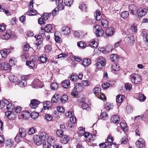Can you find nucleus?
I'll return each instance as SVG.
<instances>
[{
    "label": "nucleus",
    "mask_w": 148,
    "mask_h": 148,
    "mask_svg": "<svg viewBox=\"0 0 148 148\" xmlns=\"http://www.w3.org/2000/svg\"><path fill=\"white\" fill-rule=\"evenodd\" d=\"M39 116V114L35 112H32L30 114L31 117L34 119L38 118Z\"/></svg>",
    "instance_id": "nucleus-43"
},
{
    "label": "nucleus",
    "mask_w": 148,
    "mask_h": 148,
    "mask_svg": "<svg viewBox=\"0 0 148 148\" xmlns=\"http://www.w3.org/2000/svg\"><path fill=\"white\" fill-rule=\"evenodd\" d=\"M93 92L95 95H98L101 92V89L98 87H96L93 90Z\"/></svg>",
    "instance_id": "nucleus-49"
},
{
    "label": "nucleus",
    "mask_w": 148,
    "mask_h": 148,
    "mask_svg": "<svg viewBox=\"0 0 148 148\" xmlns=\"http://www.w3.org/2000/svg\"><path fill=\"white\" fill-rule=\"evenodd\" d=\"M36 132L35 129L33 127L29 128L28 134L29 135H32L35 133Z\"/></svg>",
    "instance_id": "nucleus-55"
},
{
    "label": "nucleus",
    "mask_w": 148,
    "mask_h": 148,
    "mask_svg": "<svg viewBox=\"0 0 148 148\" xmlns=\"http://www.w3.org/2000/svg\"><path fill=\"white\" fill-rule=\"evenodd\" d=\"M101 117L103 120H105L108 118V116L107 113L105 112H103L101 113Z\"/></svg>",
    "instance_id": "nucleus-58"
},
{
    "label": "nucleus",
    "mask_w": 148,
    "mask_h": 148,
    "mask_svg": "<svg viewBox=\"0 0 148 148\" xmlns=\"http://www.w3.org/2000/svg\"><path fill=\"white\" fill-rule=\"evenodd\" d=\"M22 116L24 119L28 118L30 116V113L27 111H23L21 114Z\"/></svg>",
    "instance_id": "nucleus-26"
},
{
    "label": "nucleus",
    "mask_w": 148,
    "mask_h": 148,
    "mask_svg": "<svg viewBox=\"0 0 148 148\" xmlns=\"http://www.w3.org/2000/svg\"><path fill=\"white\" fill-rule=\"evenodd\" d=\"M55 141V140L51 137H49L47 139V142H45L43 143V146L44 148H51L52 147L53 142Z\"/></svg>",
    "instance_id": "nucleus-5"
},
{
    "label": "nucleus",
    "mask_w": 148,
    "mask_h": 148,
    "mask_svg": "<svg viewBox=\"0 0 148 148\" xmlns=\"http://www.w3.org/2000/svg\"><path fill=\"white\" fill-rule=\"evenodd\" d=\"M145 142L142 138L139 139L136 143V147L139 148H142L145 146Z\"/></svg>",
    "instance_id": "nucleus-9"
},
{
    "label": "nucleus",
    "mask_w": 148,
    "mask_h": 148,
    "mask_svg": "<svg viewBox=\"0 0 148 148\" xmlns=\"http://www.w3.org/2000/svg\"><path fill=\"white\" fill-rule=\"evenodd\" d=\"M113 108V105L109 103H107L105 105V108L107 110H109Z\"/></svg>",
    "instance_id": "nucleus-51"
},
{
    "label": "nucleus",
    "mask_w": 148,
    "mask_h": 148,
    "mask_svg": "<svg viewBox=\"0 0 148 148\" xmlns=\"http://www.w3.org/2000/svg\"><path fill=\"white\" fill-rule=\"evenodd\" d=\"M53 142V144H52V147H51V148H62V147L61 145H60L59 144L57 143H56V142L55 141L53 142Z\"/></svg>",
    "instance_id": "nucleus-52"
},
{
    "label": "nucleus",
    "mask_w": 148,
    "mask_h": 148,
    "mask_svg": "<svg viewBox=\"0 0 148 148\" xmlns=\"http://www.w3.org/2000/svg\"><path fill=\"white\" fill-rule=\"evenodd\" d=\"M56 134L57 136L61 137L63 136V131L61 130H58L56 132Z\"/></svg>",
    "instance_id": "nucleus-53"
},
{
    "label": "nucleus",
    "mask_w": 148,
    "mask_h": 148,
    "mask_svg": "<svg viewBox=\"0 0 148 148\" xmlns=\"http://www.w3.org/2000/svg\"><path fill=\"white\" fill-rule=\"evenodd\" d=\"M39 136L42 141H44L47 139V134L44 132H41Z\"/></svg>",
    "instance_id": "nucleus-21"
},
{
    "label": "nucleus",
    "mask_w": 148,
    "mask_h": 148,
    "mask_svg": "<svg viewBox=\"0 0 148 148\" xmlns=\"http://www.w3.org/2000/svg\"><path fill=\"white\" fill-rule=\"evenodd\" d=\"M79 8L81 10L85 12L87 11V6L84 3H82L79 6Z\"/></svg>",
    "instance_id": "nucleus-32"
},
{
    "label": "nucleus",
    "mask_w": 148,
    "mask_h": 148,
    "mask_svg": "<svg viewBox=\"0 0 148 148\" xmlns=\"http://www.w3.org/2000/svg\"><path fill=\"white\" fill-rule=\"evenodd\" d=\"M110 58L112 61L113 62L117 61L119 57L116 54H113L110 55Z\"/></svg>",
    "instance_id": "nucleus-37"
},
{
    "label": "nucleus",
    "mask_w": 148,
    "mask_h": 148,
    "mask_svg": "<svg viewBox=\"0 0 148 148\" xmlns=\"http://www.w3.org/2000/svg\"><path fill=\"white\" fill-rule=\"evenodd\" d=\"M45 30L46 32L49 33L51 32L52 30V27L50 24H48L46 25L45 27Z\"/></svg>",
    "instance_id": "nucleus-41"
},
{
    "label": "nucleus",
    "mask_w": 148,
    "mask_h": 148,
    "mask_svg": "<svg viewBox=\"0 0 148 148\" xmlns=\"http://www.w3.org/2000/svg\"><path fill=\"white\" fill-rule=\"evenodd\" d=\"M13 143L11 140L8 139L5 141V145L8 147H11L12 146Z\"/></svg>",
    "instance_id": "nucleus-42"
},
{
    "label": "nucleus",
    "mask_w": 148,
    "mask_h": 148,
    "mask_svg": "<svg viewBox=\"0 0 148 148\" xmlns=\"http://www.w3.org/2000/svg\"><path fill=\"white\" fill-rule=\"evenodd\" d=\"M146 9L143 8H140L137 11V14L138 18H140L145 16L147 13Z\"/></svg>",
    "instance_id": "nucleus-8"
},
{
    "label": "nucleus",
    "mask_w": 148,
    "mask_h": 148,
    "mask_svg": "<svg viewBox=\"0 0 148 148\" xmlns=\"http://www.w3.org/2000/svg\"><path fill=\"white\" fill-rule=\"evenodd\" d=\"M26 134V130L24 128H20L19 130V132L17 134L15 139L18 141L21 138L24 137Z\"/></svg>",
    "instance_id": "nucleus-2"
},
{
    "label": "nucleus",
    "mask_w": 148,
    "mask_h": 148,
    "mask_svg": "<svg viewBox=\"0 0 148 148\" xmlns=\"http://www.w3.org/2000/svg\"><path fill=\"white\" fill-rule=\"evenodd\" d=\"M71 59L73 61L75 60L78 62L82 60V59L80 57L75 56H72L71 58Z\"/></svg>",
    "instance_id": "nucleus-57"
},
{
    "label": "nucleus",
    "mask_w": 148,
    "mask_h": 148,
    "mask_svg": "<svg viewBox=\"0 0 148 148\" xmlns=\"http://www.w3.org/2000/svg\"><path fill=\"white\" fill-rule=\"evenodd\" d=\"M106 60L105 58L102 56L99 57L98 59L97 62L95 65L98 69L103 68L106 64Z\"/></svg>",
    "instance_id": "nucleus-1"
},
{
    "label": "nucleus",
    "mask_w": 148,
    "mask_h": 148,
    "mask_svg": "<svg viewBox=\"0 0 148 148\" xmlns=\"http://www.w3.org/2000/svg\"><path fill=\"white\" fill-rule=\"evenodd\" d=\"M69 138L66 135H64L61 137L60 142L62 143L65 144L67 143Z\"/></svg>",
    "instance_id": "nucleus-20"
},
{
    "label": "nucleus",
    "mask_w": 148,
    "mask_h": 148,
    "mask_svg": "<svg viewBox=\"0 0 148 148\" xmlns=\"http://www.w3.org/2000/svg\"><path fill=\"white\" fill-rule=\"evenodd\" d=\"M51 89L53 90H56L58 88V85L56 83L53 82L51 85Z\"/></svg>",
    "instance_id": "nucleus-56"
},
{
    "label": "nucleus",
    "mask_w": 148,
    "mask_h": 148,
    "mask_svg": "<svg viewBox=\"0 0 148 148\" xmlns=\"http://www.w3.org/2000/svg\"><path fill=\"white\" fill-rule=\"evenodd\" d=\"M120 125L124 131L126 132L127 130L128 127L125 123L121 122L120 123Z\"/></svg>",
    "instance_id": "nucleus-39"
},
{
    "label": "nucleus",
    "mask_w": 148,
    "mask_h": 148,
    "mask_svg": "<svg viewBox=\"0 0 148 148\" xmlns=\"http://www.w3.org/2000/svg\"><path fill=\"white\" fill-rule=\"evenodd\" d=\"M82 64L84 66L87 67L91 64V61L90 59H85L82 61Z\"/></svg>",
    "instance_id": "nucleus-18"
},
{
    "label": "nucleus",
    "mask_w": 148,
    "mask_h": 148,
    "mask_svg": "<svg viewBox=\"0 0 148 148\" xmlns=\"http://www.w3.org/2000/svg\"><path fill=\"white\" fill-rule=\"evenodd\" d=\"M57 108L58 112L64 113L65 111L64 109L62 107L58 106L57 107Z\"/></svg>",
    "instance_id": "nucleus-63"
},
{
    "label": "nucleus",
    "mask_w": 148,
    "mask_h": 148,
    "mask_svg": "<svg viewBox=\"0 0 148 148\" xmlns=\"http://www.w3.org/2000/svg\"><path fill=\"white\" fill-rule=\"evenodd\" d=\"M10 52V49H5L0 51V53L2 57L5 58Z\"/></svg>",
    "instance_id": "nucleus-10"
},
{
    "label": "nucleus",
    "mask_w": 148,
    "mask_h": 148,
    "mask_svg": "<svg viewBox=\"0 0 148 148\" xmlns=\"http://www.w3.org/2000/svg\"><path fill=\"white\" fill-rule=\"evenodd\" d=\"M111 120L113 123H119L120 119L117 115L113 116L112 117Z\"/></svg>",
    "instance_id": "nucleus-23"
},
{
    "label": "nucleus",
    "mask_w": 148,
    "mask_h": 148,
    "mask_svg": "<svg viewBox=\"0 0 148 148\" xmlns=\"http://www.w3.org/2000/svg\"><path fill=\"white\" fill-rule=\"evenodd\" d=\"M47 60V58H46L45 55L41 56L38 59L39 61L42 63L46 62Z\"/></svg>",
    "instance_id": "nucleus-30"
},
{
    "label": "nucleus",
    "mask_w": 148,
    "mask_h": 148,
    "mask_svg": "<svg viewBox=\"0 0 148 148\" xmlns=\"http://www.w3.org/2000/svg\"><path fill=\"white\" fill-rule=\"evenodd\" d=\"M9 79L11 82H16L18 80V78L14 75H11L10 76Z\"/></svg>",
    "instance_id": "nucleus-47"
},
{
    "label": "nucleus",
    "mask_w": 148,
    "mask_h": 148,
    "mask_svg": "<svg viewBox=\"0 0 148 148\" xmlns=\"http://www.w3.org/2000/svg\"><path fill=\"white\" fill-rule=\"evenodd\" d=\"M113 29L112 27H109L106 30V36H112L113 34Z\"/></svg>",
    "instance_id": "nucleus-16"
},
{
    "label": "nucleus",
    "mask_w": 148,
    "mask_h": 148,
    "mask_svg": "<svg viewBox=\"0 0 148 148\" xmlns=\"http://www.w3.org/2000/svg\"><path fill=\"white\" fill-rule=\"evenodd\" d=\"M38 13L37 11L34 9H31L29 11H27L26 14L28 15L32 16L36 15Z\"/></svg>",
    "instance_id": "nucleus-24"
},
{
    "label": "nucleus",
    "mask_w": 148,
    "mask_h": 148,
    "mask_svg": "<svg viewBox=\"0 0 148 148\" xmlns=\"http://www.w3.org/2000/svg\"><path fill=\"white\" fill-rule=\"evenodd\" d=\"M59 33V32H56L55 33V40L57 42L60 43L61 42L62 40L61 38L59 37L57 35V34Z\"/></svg>",
    "instance_id": "nucleus-44"
},
{
    "label": "nucleus",
    "mask_w": 148,
    "mask_h": 148,
    "mask_svg": "<svg viewBox=\"0 0 148 148\" xmlns=\"http://www.w3.org/2000/svg\"><path fill=\"white\" fill-rule=\"evenodd\" d=\"M39 103V101L36 99H33L31 100L30 106L32 108H36L37 107Z\"/></svg>",
    "instance_id": "nucleus-11"
},
{
    "label": "nucleus",
    "mask_w": 148,
    "mask_h": 148,
    "mask_svg": "<svg viewBox=\"0 0 148 148\" xmlns=\"http://www.w3.org/2000/svg\"><path fill=\"white\" fill-rule=\"evenodd\" d=\"M77 46L81 48H85L86 45V44L82 41H80L77 42Z\"/></svg>",
    "instance_id": "nucleus-35"
},
{
    "label": "nucleus",
    "mask_w": 148,
    "mask_h": 148,
    "mask_svg": "<svg viewBox=\"0 0 148 148\" xmlns=\"http://www.w3.org/2000/svg\"><path fill=\"white\" fill-rule=\"evenodd\" d=\"M26 64L27 65L30 67L31 68H32L34 67L35 64L34 60L32 59V60H30L27 61Z\"/></svg>",
    "instance_id": "nucleus-28"
},
{
    "label": "nucleus",
    "mask_w": 148,
    "mask_h": 148,
    "mask_svg": "<svg viewBox=\"0 0 148 148\" xmlns=\"http://www.w3.org/2000/svg\"><path fill=\"white\" fill-rule=\"evenodd\" d=\"M68 96L66 95H64L62 96L60 101L62 103H65L68 100Z\"/></svg>",
    "instance_id": "nucleus-36"
},
{
    "label": "nucleus",
    "mask_w": 148,
    "mask_h": 148,
    "mask_svg": "<svg viewBox=\"0 0 148 148\" xmlns=\"http://www.w3.org/2000/svg\"><path fill=\"white\" fill-rule=\"evenodd\" d=\"M126 111L127 113H130L132 112L133 109L132 107L130 106H127L126 108Z\"/></svg>",
    "instance_id": "nucleus-60"
},
{
    "label": "nucleus",
    "mask_w": 148,
    "mask_h": 148,
    "mask_svg": "<svg viewBox=\"0 0 148 148\" xmlns=\"http://www.w3.org/2000/svg\"><path fill=\"white\" fill-rule=\"evenodd\" d=\"M112 68L113 70L115 71H117L120 70L119 66L116 64H114V65H112Z\"/></svg>",
    "instance_id": "nucleus-64"
},
{
    "label": "nucleus",
    "mask_w": 148,
    "mask_h": 148,
    "mask_svg": "<svg viewBox=\"0 0 148 148\" xmlns=\"http://www.w3.org/2000/svg\"><path fill=\"white\" fill-rule=\"evenodd\" d=\"M128 43H130L131 45L133 44L134 42V40L133 35L130 34L127 35L126 37Z\"/></svg>",
    "instance_id": "nucleus-13"
},
{
    "label": "nucleus",
    "mask_w": 148,
    "mask_h": 148,
    "mask_svg": "<svg viewBox=\"0 0 148 148\" xmlns=\"http://www.w3.org/2000/svg\"><path fill=\"white\" fill-rule=\"evenodd\" d=\"M132 87L131 84L129 83H126L125 84V87L126 90H130Z\"/></svg>",
    "instance_id": "nucleus-62"
},
{
    "label": "nucleus",
    "mask_w": 148,
    "mask_h": 148,
    "mask_svg": "<svg viewBox=\"0 0 148 148\" xmlns=\"http://www.w3.org/2000/svg\"><path fill=\"white\" fill-rule=\"evenodd\" d=\"M8 103V101L5 99L0 101V109H1L6 105V103Z\"/></svg>",
    "instance_id": "nucleus-31"
},
{
    "label": "nucleus",
    "mask_w": 148,
    "mask_h": 148,
    "mask_svg": "<svg viewBox=\"0 0 148 148\" xmlns=\"http://www.w3.org/2000/svg\"><path fill=\"white\" fill-rule=\"evenodd\" d=\"M6 105H7L6 108L8 110L12 111L15 108L14 105L11 103H6Z\"/></svg>",
    "instance_id": "nucleus-27"
},
{
    "label": "nucleus",
    "mask_w": 148,
    "mask_h": 148,
    "mask_svg": "<svg viewBox=\"0 0 148 148\" xmlns=\"http://www.w3.org/2000/svg\"><path fill=\"white\" fill-rule=\"evenodd\" d=\"M94 31H95V34L97 36L99 37L104 34V32L99 25H96L94 27Z\"/></svg>",
    "instance_id": "nucleus-4"
},
{
    "label": "nucleus",
    "mask_w": 148,
    "mask_h": 148,
    "mask_svg": "<svg viewBox=\"0 0 148 148\" xmlns=\"http://www.w3.org/2000/svg\"><path fill=\"white\" fill-rule=\"evenodd\" d=\"M109 145V144L107 142L103 143L99 145L100 148H106Z\"/></svg>",
    "instance_id": "nucleus-59"
},
{
    "label": "nucleus",
    "mask_w": 148,
    "mask_h": 148,
    "mask_svg": "<svg viewBox=\"0 0 148 148\" xmlns=\"http://www.w3.org/2000/svg\"><path fill=\"white\" fill-rule=\"evenodd\" d=\"M33 140L35 143L37 145H40L43 143H44L46 141H42L39 136L38 135H34L33 136Z\"/></svg>",
    "instance_id": "nucleus-6"
},
{
    "label": "nucleus",
    "mask_w": 148,
    "mask_h": 148,
    "mask_svg": "<svg viewBox=\"0 0 148 148\" xmlns=\"http://www.w3.org/2000/svg\"><path fill=\"white\" fill-rule=\"evenodd\" d=\"M74 88L78 92H81L84 88V86L81 84H75Z\"/></svg>",
    "instance_id": "nucleus-15"
},
{
    "label": "nucleus",
    "mask_w": 148,
    "mask_h": 148,
    "mask_svg": "<svg viewBox=\"0 0 148 148\" xmlns=\"http://www.w3.org/2000/svg\"><path fill=\"white\" fill-rule=\"evenodd\" d=\"M124 97L121 95H118L116 96V101L117 103H120L123 100Z\"/></svg>",
    "instance_id": "nucleus-29"
},
{
    "label": "nucleus",
    "mask_w": 148,
    "mask_h": 148,
    "mask_svg": "<svg viewBox=\"0 0 148 148\" xmlns=\"http://www.w3.org/2000/svg\"><path fill=\"white\" fill-rule=\"evenodd\" d=\"M18 82V84L22 87H25L27 84L26 81L24 79L20 80Z\"/></svg>",
    "instance_id": "nucleus-38"
},
{
    "label": "nucleus",
    "mask_w": 148,
    "mask_h": 148,
    "mask_svg": "<svg viewBox=\"0 0 148 148\" xmlns=\"http://www.w3.org/2000/svg\"><path fill=\"white\" fill-rule=\"evenodd\" d=\"M82 106L83 109L86 110H88L90 109L89 105L85 102H82Z\"/></svg>",
    "instance_id": "nucleus-45"
},
{
    "label": "nucleus",
    "mask_w": 148,
    "mask_h": 148,
    "mask_svg": "<svg viewBox=\"0 0 148 148\" xmlns=\"http://www.w3.org/2000/svg\"><path fill=\"white\" fill-rule=\"evenodd\" d=\"M73 1V0H64V3L66 5L70 7L72 4Z\"/></svg>",
    "instance_id": "nucleus-46"
},
{
    "label": "nucleus",
    "mask_w": 148,
    "mask_h": 148,
    "mask_svg": "<svg viewBox=\"0 0 148 148\" xmlns=\"http://www.w3.org/2000/svg\"><path fill=\"white\" fill-rule=\"evenodd\" d=\"M10 64H8L7 63L5 62L3 63L0 64V69L1 70H6L9 68Z\"/></svg>",
    "instance_id": "nucleus-17"
},
{
    "label": "nucleus",
    "mask_w": 148,
    "mask_h": 148,
    "mask_svg": "<svg viewBox=\"0 0 148 148\" xmlns=\"http://www.w3.org/2000/svg\"><path fill=\"white\" fill-rule=\"evenodd\" d=\"M12 34L11 31L10 30H8L6 32L3 33L1 38L4 40H8L11 37Z\"/></svg>",
    "instance_id": "nucleus-7"
},
{
    "label": "nucleus",
    "mask_w": 148,
    "mask_h": 148,
    "mask_svg": "<svg viewBox=\"0 0 148 148\" xmlns=\"http://www.w3.org/2000/svg\"><path fill=\"white\" fill-rule=\"evenodd\" d=\"M129 15V13L127 11L123 12L121 14V16L123 19L127 18Z\"/></svg>",
    "instance_id": "nucleus-50"
},
{
    "label": "nucleus",
    "mask_w": 148,
    "mask_h": 148,
    "mask_svg": "<svg viewBox=\"0 0 148 148\" xmlns=\"http://www.w3.org/2000/svg\"><path fill=\"white\" fill-rule=\"evenodd\" d=\"M69 78L71 81L75 82L78 79V76L76 74H72L70 76Z\"/></svg>",
    "instance_id": "nucleus-48"
},
{
    "label": "nucleus",
    "mask_w": 148,
    "mask_h": 148,
    "mask_svg": "<svg viewBox=\"0 0 148 148\" xmlns=\"http://www.w3.org/2000/svg\"><path fill=\"white\" fill-rule=\"evenodd\" d=\"M51 15V14L50 13L48 14L47 13H44L42 17L44 20L45 21L47 20L50 16Z\"/></svg>",
    "instance_id": "nucleus-54"
},
{
    "label": "nucleus",
    "mask_w": 148,
    "mask_h": 148,
    "mask_svg": "<svg viewBox=\"0 0 148 148\" xmlns=\"http://www.w3.org/2000/svg\"><path fill=\"white\" fill-rule=\"evenodd\" d=\"M61 31L64 35H67L69 34L71 32V31L69 27L66 26H64L61 29Z\"/></svg>",
    "instance_id": "nucleus-14"
},
{
    "label": "nucleus",
    "mask_w": 148,
    "mask_h": 148,
    "mask_svg": "<svg viewBox=\"0 0 148 148\" xmlns=\"http://www.w3.org/2000/svg\"><path fill=\"white\" fill-rule=\"evenodd\" d=\"M71 95L72 96L75 97L78 95V92L74 88L71 91Z\"/></svg>",
    "instance_id": "nucleus-61"
},
{
    "label": "nucleus",
    "mask_w": 148,
    "mask_h": 148,
    "mask_svg": "<svg viewBox=\"0 0 148 148\" xmlns=\"http://www.w3.org/2000/svg\"><path fill=\"white\" fill-rule=\"evenodd\" d=\"M136 8L133 5H132L129 6V9L130 14H132V15L134 14Z\"/></svg>",
    "instance_id": "nucleus-34"
},
{
    "label": "nucleus",
    "mask_w": 148,
    "mask_h": 148,
    "mask_svg": "<svg viewBox=\"0 0 148 148\" xmlns=\"http://www.w3.org/2000/svg\"><path fill=\"white\" fill-rule=\"evenodd\" d=\"M108 21L106 19H103L101 21L102 25L104 28L107 27L108 26Z\"/></svg>",
    "instance_id": "nucleus-40"
},
{
    "label": "nucleus",
    "mask_w": 148,
    "mask_h": 148,
    "mask_svg": "<svg viewBox=\"0 0 148 148\" xmlns=\"http://www.w3.org/2000/svg\"><path fill=\"white\" fill-rule=\"evenodd\" d=\"M62 85L64 88H68L70 85V80L69 79L65 80L63 82H62Z\"/></svg>",
    "instance_id": "nucleus-19"
},
{
    "label": "nucleus",
    "mask_w": 148,
    "mask_h": 148,
    "mask_svg": "<svg viewBox=\"0 0 148 148\" xmlns=\"http://www.w3.org/2000/svg\"><path fill=\"white\" fill-rule=\"evenodd\" d=\"M122 134L124 137H123L121 140V143L125 144L128 141V139L126 138V134L124 132L122 133Z\"/></svg>",
    "instance_id": "nucleus-33"
},
{
    "label": "nucleus",
    "mask_w": 148,
    "mask_h": 148,
    "mask_svg": "<svg viewBox=\"0 0 148 148\" xmlns=\"http://www.w3.org/2000/svg\"><path fill=\"white\" fill-rule=\"evenodd\" d=\"M60 96L58 94H55L51 99V101L53 103L57 102L60 99Z\"/></svg>",
    "instance_id": "nucleus-22"
},
{
    "label": "nucleus",
    "mask_w": 148,
    "mask_h": 148,
    "mask_svg": "<svg viewBox=\"0 0 148 148\" xmlns=\"http://www.w3.org/2000/svg\"><path fill=\"white\" fill-rule=\"evenodd\" d=\"M94 15L97 20H100L102 18L101 13L99 11H96L94 13Z\"/></svg>",
    "instance_id": "nucleus-25"
},
{
    "label": "nucleus",
    "mask_w": 148,
    "mask_h": 148,
    "mask_svg": "<svg viewBox=\"0 0 148 148\" xmlns=\"http://www.w3.org/2000/svg\"><path fill=\"white\" fill-rule=\"evenodd\" d=\"M131 77V80L133 83L137 84L142 81V77L139 75L132 74Z\"/></svg>",
    "instance_id": "nucleus-3"
},
{
    "label": "nucleus",
    "mask_w": 148,
    "mask_h": 148,
    "mask_svg": "<svg viewBox=\"0 0 148 148\" xmlns=\"http://www.w3.org/2000/svg\"><path fill=\"white\" fill-rule=\"evenodd\" d=\"M99 43L98 41V38H96L94 39L93 40H92L90 42L89 45L93 48L97 47L98 46Z\"/></svg>",
    "instance_id": "nucleus-12"
}]
</instances>
